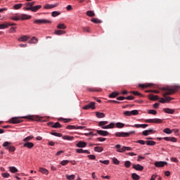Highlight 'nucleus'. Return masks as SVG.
<instances>
[{
  "label": "nucleus",
  "mask_w": 180,
  "mask_h": 180,
  "mask_svg": "<svg viewBox=\"0 0 180 180\" xmlns=\"http://www.w3.org/2000/svg\"><path fill=\"white\" fill-rule=\"evenodd\" d=\"M178 89H179V86H176L174 87H171V86H165V87H162L161 91H163L164 93L162 94L163 98H160L159 102L160 103H167L169 102H171V101H174V98H172L170 96H167L174 95L175 92H178Z\"/></svg>",
  "instance_id": "obj_1"
},
{
  "label": "nucleus",
  "mask_w": 180,
  "mask_h": 180,
  "mask_svg": "<svg viewBox=\"0 0 180 180\" xmlns=\"http://www.w3.org/2000/svg\"><path fill=\"white\" fill-rule=\"evenodd\" d=\"M11 20H29L32 19V15H29L27 14H21L20 15H15L11 18Z\"/></svg>",
  "instance_id": "obj_2"
},
{
  "label": "nucleus",
  "mask_w": 180,
  "mask_h": 180,
  "mask_svg": "<svg viewBox=\"0 0 180 180\" xmlns=\"http://www.w3.org/2000/svg\"><path fill=\"white\" fill-rule=\"evenodd\" d=\"M117 148V153H124V151H131L133 148L129 146H122L120 144H117L115 146Z\"/></svg>",
  "instance_id": "obj_3"
},
{
  "label": "nucleus",
  "mask_w": 180,
  "mask_h": 180,
  "mask_svg": "<svg viewBox=\"0 0 180 180\" xmlns=\"http://www.w3.org/2000/svg\"><path fill=\"white\" fill-rule=\"evenodd\" d=\"M135 131H131L129 132H116L115 134V137H129L130 136V134H134Z\"/></svg>",
  "instance_id": "obj_4"
},
{
  "label": "nucleus",
  "mask_w": 180,
  "mask_h": 180,
  "mask_svg": "<svg viewBox=\"0 0 180 180\" xmlns=\"http://www.w3.org/2000/svg\"><path fill=\"white\" fill-rule=\"evenodd\" d=\"M3 147H6V150H8L10 153H14L16 150L15 146H11V142L6 141L3 143Z\"/></svg>",
  "instance_id": "obj_5"
},
{
  "label": "nucleus",
  "mask_w": 180,
  "mask_h": 180,
  "mask_svg": "<svg viewBox=\"0 0 180 180\" xmlns=\"http://www.w3.org/2000/svg\"><path fill=\"white\" fill-rule=\"evenodd\" d=\"M22 122H23V120L18 117H12L8 120V123H11V124H18V123H22Z\"/></svg>",
  "instance_id": "obj_6"
},
{
  "label": "nucleus",
  "mask_w": 180,
  "mask_h": 180,
  "mask_svg": "<svg viewBox=\"0 0 180 180\" xmlns=\"http://www.w3.org/2000/svg\"><path fill=\"white\" fill-rule=\"evenodd\" d=\"M24 11H31V12H37L39 9H41V5L34 6L32 7H25Z\"/></svg>",
  "instance_id": "obj_7"
},
{
  "label": "nucleus",
  "mask_w": 180,
  "mask_h": 180,
  "mask_svg": "<svg viewBox=\"0 0 180 180\" xmlns=\"http://www.w3.org/2000/svg\"><path fill=\"white\" fill-rule=\"evenodd\" d=\"M34 23L37 25H47V23H51V20L46 19L36 20L34 21Z\"/></svg>",
  "instance_id": "obj_8"
},
{
  "label": "nucleus",
  "mask_w": 180,
  "mask_h": 180,
  "mask_svg": "<svg viewBox=\"0 0 180 180\" xmlns=\"http://www.w3.org/2000/svg\"><path fill=\"white\" fill-rule=\"evenodd\" d=\"M146 123H156L160 124L162 123V120L160 118L148 119V120H146Z\"/></svg>",
  "instance_id": "obj_9"
},
{
  "label": "nucleus",
  "mask_w": 180,
  "mask_h": 180,
  "mask_svg": "<svg viewBox=\"0 0 180 180\" xmlns=\"http://www.w3.org/2000/svg\"><path fill=\"white\" fill-rule=\"evenodd\" d=\"M127 127H136V129H146V127H148V124H135L134 126L133 125H127Z\"/></svg>",
  "instance_id": "obj_10"
},
{
  "label": "nucleus",
  "mask_w": 180,
  "mask_h": 180,
  "mask_svg": "<svg viewBox=\"0 0 180 180\" xmlns=\"http://www.w3.org/2000/svg\"><path fill=\"white\" fill-rule=\"evenodd\" d=\"M21 118L27 119L28 120H35L36 122L40 120V118H39V117L34 116V115L25 116V117H22Z\"/></svg>",
  "instance_id": "obj_11"
},
{
  "label": "nucleus",
  "mask_w": 180,
  "mask_h": 180,
  "mask_svg": "<svg viewBox=\"0 0 180 180\" xmlns=\"http://www.w3.org/2000/svg\"><path fill=\"white\" fill-rule=\"evenodd\" d=\"M84 110H88V109H95V102H91L89 105L83 107Z\"/></svg>",
  "instance_id": "obj_12"
},
{
  "label": "nucleus",
  "mask_w": 180,
  "mask_h": 180,
  "mask_svg": "<svg viewBox=\"0 0 180 180\" xmlns=\"http://www.w3.org/2000/svg\"><path fill=\"white\" fill-rule=\"evenodd\" d=\"M167 162H155V166L157 167V168H162V167L167 165Z\"/></svg>",
  "instance_id": "obj_13"
},
{
  "label": "nucleus",
  "mask_w": 180,
  "mask_h": 180,
  "mask_svg": "<svg viewBox=\"0 0 180 180\" xmlns=\"http://www.w3.org/2000/svg\"><path fill=\"white\" fill-rule=\"evenodd\" d=\"M58 6V3L55 4H46L44 6V9H53V8H57Z\"/></svg>",
  "instance_id": "obj_14"
},
{
  "label": "nucleus",
  "mask_w": 180,
  "mask_h": 180,
  "mask_svg": "<svg viewBox=\"0 0 180 180\" xmlns=\"http://www.w3.org/2000/svg\"><path fill=\"white\" fill-rule=\"evenodd\" d=\"M96 131L100 136H103L104 137H105L106 136H109V133L108 132V131L96 130Z\"/></svg>",
  "instance_id": "obj_15"
},
{
  "label": "nucleus",
  "mask_w": 180,
  "mask_h": 180,
  "mask_svg": "<svg viewBox=\"0 0 180 180\" xmlns=\"http://www.w3.org/2000/svg\"><path fill=\"white\" fill-rule=\"evenodd\" d=\"M132 168L136 171H143L144 169V167L141 166V165H134Z\"/></svg>",
  "instance_id": "obj_16"
},
{
  "label": "nucleus",
  "mask_w": 180,
  "mask_h": 180,
  "mask_svg": "<svg viewBox=\"0 0 180 180\" xmlns=\"http://www.w3.org/2000/svg\"><path fill=\"white\" fill-rule=\"evenodd\" d=\"M163 140H165V141H172V143H176L177 140L175 137H164Z\"/></svg>",
  "instance_id": "obj_17"
},
{
  "label": "nucleus",
  "mask_w": 180,
  "mask_h": 180,
  "mask_svg": "<svg viewBox=\"0 0 180 180\" xmlns=\"http://www.w3.org/2000/svg\"><path fill=\"white\" fill-rule=\"evenodd\" d=\"M23 147H26L27 148H33V147H34V143L32 142H25L23 144Z\"/></svg>",
  "instance_id": "obj_18"
},
{
  "label": "nucleus",
  "mask_w": 180,
  "mask_h": 180,
  "mask_svg": "<svg viewBox=\"0 0 180 180\" xmlns=\"http://www.w3.org/2000/svg\"><path fill=\"white\" fill-rule=\"evenodd\" d=\"M30 39V37L27 35H24L20 38H18V41H27Z\"/></svg>",
  "instance_id": "obj_19"
},
{
  "label": "nucleus",
  "mask_w": 180,
  "mask_h": 180,
  "mask_svg": "<svg viewBox=\"0 0 180 180\" xmlns=\"http://www.w3.org/2000/svg\"><path fill=\"white\" fill-rule=\"evenodd\" d=\"M76 146L79 148H84L86 146V143L82 141H80L76 144Z\"/></svg>",
  "instance_id": "obj_20"
},
{
  "label": "nucleus",
  "mask_w": 180,
  "mask_h": 180,
  "mask_svg": "<svg viewBox=\"0 0 180 180\" xmlns=\"http://www.w3.org/2000/svg\"><path fill=\"white\" fill-rule=\"evenodd\" d=\"M163 110L165 113H168L169 115H174V113H175V110L171 108H165Z\"/></svg>",
  "instance_id": "obj_21"
},
{
  "label": "nucleus",
  "mask_w": 180,
  "mask_h": 180,
  "mask_svg": "<svg viewBox=\"0 0 180 180\" xmlns=\"http://www.w3.org/2000/svg\"><path fill=\"white\" fill-rule=\"evenodd\" d=\"M149 99L150 101H158V99H160V96H155L153 94H149Z\"/></svg>",
  "instance_id": "obj_22"
},
{
  "label": "nucleus",
  "mask_w": 180,
  "mask_h": 180,
  "mask_svg": "<svg viewBox=\"0 0 180 180\" xmlns=\"http://www.w3.org/2000/svg\"><path fill=\"white\" fill-rule=\"evenodd\" d=\"M62 139L63 140H68V141H72V140H74V136L65 135V136H62Z\"/></svg>",
  "instance_id": "obj_23"
},
{
  "label": "nucleus",
  "mask_w": 180,
  "mask_h": 180,
  "mask_svg": "<svg viewBox=\"0 0 180 180\" xmlns=\"http://www.w3.org/2000/svg\"><path fill=\"white\" fill-rule=\"evenodd\" d=\"M39 172H41V174H44V175H49V170H47L45 168L39 167Z\"/></svg>",
  "instance_id": "obj_24"
},
{
  "label": "nucleus",
  "mask_w": 180,
  "mask_h": 180,
  "mask_svg": "<svg viewBox=\"0 0 180 180\" xmlns=\"http://www.w3.org/2000/svg\"><path fill=\"white\" fill-rule=\"evenodd\" d=\"M37 41H39V39H37V38H36V37H33L29 41L28 43L30 44H36V43H37Z\"/></svg>",
  "instance_id": "obj_25"
},
{
  "label": "nucleus",
  "mask_w": 180,
  "mask_h": 180,
  "mask_svg": "<svg viewBox=\"0 0 180 180\" xmlns=\"http://www.w3.org/2000/svg\"><path fill=\"white\" fill-rule=\"evenodd\" d=\"M87 91H89V92H101L102 89L96 88H87Z\"/></svg>",
  "instance_id": "obj_26"
},
{
  "label": "nucleus",
  "mask_w": 180,
  "mask_h": 180,
  "mask_svg": "<svg viewBox=\"0 0 180 180\" xmlns=\"http://www.w3.org/2000/svg\"><path fill=\"white\" fill-rule=\"evenodd\" d=\"M96 116L98 119H103V117H105V113H103V112H96Z\"/></svg>",
  "instance_id": "obj_27"
},
{
  "label": "nucleus",
  "mask_w": 180,
  "mask_h": 180,
  "mask_svg": "<svg viewBox=\"0 0 180 180\" xmlns=\"http://www.w3.org/2000/svg\"><path fill=\"white\" fill-rule=\"evenodd\" d=\"M113 127H115V124L110 123L108 125H105V126L104 125L101 128L106 129H113Z\"/></svg>",
  "instance_id": "obj_28"
},
{
  "label": "nucleus",
  "mask_w": 180,
  "mask_h": 180,
  "mask_svg": "<svg viewBox=\"0 0 180 180\" xmlns=\"http://www.w3.org/2000/svg\"><path fill=\"white\" fill-rule=\"evenodd\" d=\"M57 28L58 29H62L63 30L67 29V26H65V25L64 23H59L57 25Z\"/></svg>",
  "instance_id": "obj_29"
},
{
  "label": "nucleus",
  "mask_w": 180,
  "mask_h": 180,
  "mask_svg": "<svg viewBox=\"0 0 180 180\" xmlns=\"http://www.w3.org/2000/svg\"><path fill=\"white\" fill-rule=\"evenodd\" d=\"M55 34H56L57 36H61V34H65V31H63V30H55Z\"/></svg>",
  "instance_id": "obj_30"
},
{
  "label": "nucleus",
  "mask_w": 180,
  "mask_h": 180,
  "mask_svg": "<svg viewBox=\"0 0 180 180\" xmlns=\"http://www.w3.org/2000/svg\"><path fill=\"white\" fill-rule=\"evenodd\" d=\"M153 131H154V130H153V129L145 130L142 132V134L143 136H148V134H150V133H153Z\"/></svg>",
  "instance_id": "obj_31"
},
{
  "label": "nucleus",
  "mask_w": 180,
  "mask_h": 180,
  "mask_svg": "<svg viewBox=\"0 0 180 180\" xmlns=\"http://www.w3.org/2000/svg\"><path fill=\"white\" fill-rule=\"evenodd\" d=\"M94 151H96L97 153H102V151H103V148L101 146H96L94 148Z\"/></svg>",
  "instance_id": "obj_32"
},
{
  "label": "nucleus",
  "mask_w": 180,
  "mask_h": 180,
  "mask_svg": "<svg viewBox=\"0 0 180 180\" xmlns=\"http://www.w3.org/2000/svg\"><path fill=\"white\" fill-rule=\"evenodd\" d=\"M61 127H63V125H61L60 122H56L53 124L54 129H61Z\"/></svg>",
  "instance_id": "obj_33"
},
{
  "label": "nucleus",
  "mask_w": 180,
  "mask_h": 180,
  "mask_svg": "<svg viewBox=\"0 0 180 180\" xmlns=\"http://www.w3.org/2000/svg\"><path fill=\"white\" fill-rule=\"evenodd\" d=\"M25 6H27V8H33V6H34V1L32 2H27L25 4Z\"/></svg>",
  "instance_id": "obj_34"
},
{
  "label": "nucleus",
  "mask_w": 180,
  "mask_h": 180,
  "mask_svg": "<svg viewBox=\"0 0 180 180\" xmlns=\"http://www.w3.org/2000/svg\"><path fill=\"white\" fill-rule=\"evenodd\" d=\"M146 144L147 146H155L156 143L154 141H146Z\"/></svg>",
  "instance_id": "obj_35"
},
{
  "label": "nucleus",
  "mask_w": 180,
  "mask_h": 180,
  "mask_svg": "<svg viewBox=\"0 0 180 180\" xmlns=\"http://www.w3.org/2000/svg\"><path fill=\"white\" fill-rule=\"evenodd\" d=\"M86 15H87V16H89L90 18H94V16H95V13H94V11H88L86 12Z\"/></svg>",
  "instance_id": "obj_36"
},
{
  "label": "nucleus",
  "mask_w": 180,
  "mask_h": 180,
  "mask_svg": "<svg viewBox=\"0 0 180 180\" xmlns=\"http://www.w3.org/2000/svg\"><path fill=\"white\" fill-rule=\"evenodd\" d=\"M22 6H23V4H15L13 6V9H15V11H18V9H20Z\"/></svg>",
  "instance_id": "obj_37"
},
{
  "label": "nucleus",
  "mask_w": 180,
  "mask_h": 180,
  "mask_svg": "<svg viewBox=\"0 0 180 180\" xmlns=\"http://www.w3.org/2000/svg\"><path fill=\"white\" fill-rule=\"evenodd\" d=\"M50 134L52 136H55L56 137H63V134L57 133V132H51Z\"/></svg>",
  "instance_id": "obj_38"
},
{
  "label": "nucleus",
  "mask_w": 180,
  "mask_h": 180,
  "mask_svg": "<svg viewBox=\"0 0 180 180\" xmlns=\"http://www.w3.org/2000/svg\"><path fill=\"white\" fill-rule=\"evenodd\" d=\"M33 139V136H27L25 139H23V141L25 143H29V141H30V140H32Z\"/></svg>",
  "instance_id": "obj_39"
},
{
  "label": "nucleus",
  "mask_w": 180,
  "mask_h": 180,
  "mask_svg": "<svg viewBox=\"0 0 180 180\" xmlns=\"http://www.w3.org/2000/svg\"><path fill=\"white\" fill-rule=\"evenodd\" d=\"M61 15V13L58 12V11H53L51 13V16H53V18H56V16H58Z\"/></svg>",
  "instance_id": "obj_40"
},
{
  "label": "nucleus",
  "mask_w": 180,
  "mask_h": 180,
  "mask_svg": "<svg viewBox=\"0 0 180 180\" xmlns=\"http://www.w3.org/2000/svg\"><path fill=\"white\" fill-rule=\"evenodd\" d=\"M18 172V170L16 167H10V172H12V174H15Z\"/></svg>",
  "instance_id": "obj_41"
},
{
  "label": "nucleus",
  "mask_w": 180,
  "mask_h": 180,
  "mask_svg": "<svg viewBox=\"0 0 180 180\" xmlns=\"http://www.w3.org/2000/svg\"><path fill=\"white\" fill-rule=\"evenodd\" d=\"M108 121H101L99 123H98V126L100 127H103L104 126H105V124H108Z\"/></svg>",
  "instance_id": "obj_42"
},
{
  "label": "nucleus",
  "mask_w": 180,
  "mask_h": 180,
  "mask_svg": "<svg viewBox=\"0 0 180 180\" xmlns=\"http://www.w3.org/2000/svg\"><path fill=\"white\" fill-rule=\"evenodd\" d=\"M119 96V93L117 92H112L111 93L110 95H109V98H116V96Z\"/></svg>",
  "instance_id": "obj_43"
},
{
  "label": "nucleus",
  "mask_w": 180,
  "mask_h": 180,
  "mask_svg": "<svg viewBox=\"0 0 180 180\" xmlns=\"http://www.w3.org/2000/svg\"><path fill=\"white\" fill-rule=\"evenodd\" d=\"M130 112H131V116H137V115H139V110H133L130 111Z\"/></svg>",
  "instance_id": "obj_44"
},
{
  "label": "nucleus",
  "mask_w": 180,
  "mask_h": 180,
  "mask_svg": "<svg viewBox=\"0 0 180 180\" xmlns=\"http://www.w3.org/2000/svg\"><path fill=\"white\" fill-rule=\"evenodd\" d=\"M116 127H117V129H123V127H124V124L122 122H117L116 124Z\"/></svg>",
  "instance_id": "obj_45"
},
{
  "label": "nucleus",
  "mask_w": 180,
  "mask_h": 180,
  "mask_svg": "<svg viewBox=\"0 0 180 180\" xmlns=\"http://www.w3.org/2000/svg\"><path fill=\"white\" fill-rule=\"evenodd\" d=\"M163 133H166V134H172V131L169 128H166L163 130Z\"/></svg>",
  "instance_id": "obj_46"
},
{
  "label": "nucleus",
  "mask_w": 180,
  "mask_h": 180,
  "mask_svg": "<svg viewBox=\"0 0 180 180\" xmlns=\"http://www.w3.org/2000/svg\"><path fill=\"white\" fill-rule=\"evenodd\" d=\"M132 179H134V180H139L140 179V176H139L136 173H133L132 175Z\"/></svg>",
  "instance_id": "obj_47"
},
{
  "label": "nucleus",
  "mask_w": 180,
  "mask_h": 180,
  "mask_svg": "<svg viewBox=\"0 0 180 180\" xmlns=\"http://www.w3.org/2000/svg\"><path fill=\"white\" fill-rule=\"evenodd\" d=\"M66 178L68 180H74V179H75V175H74V174L66 175Z\"/></svg>",
  "instance_id": "obj_48"
},
{
  "label": "nucleus",
  "mask_w": 180,
  "mask_h": 180,
  "mask_svg": "<svg viewBox=\"0 0 180 180\" xmlns=\"http://www.w3.org/2000/svg\"><path fill=\"white\" fill-rule=\"evenodd\" d=\"M91 22H93V23H102V20L98 18H92Z\"/></svg>",
  "instance_id": "obj_49"
},
{
  "label": "nucleus",
  "mask_w": 180,
  "mask_h": 180,
  "mask_svg": "<svg viewBox=\"0 0 180 180\" xmlns=\"http://www.w3.org/2000/svg\"><path fill=\"white\" fill-rule=\"evenodd\" d=\"M83 32H86V33H91V28L89 27H83Z\"/></svg>",
  "instance_id": "obj_50"
},
{
  "label": "nucleus",
  "mask_w": 180,
  "mask_h": 180,
  "mask_svg": "<svg viewBox=\"0 0 180 180\" xmlns=\"http://www.w3.org/2000/svg\"><path fill=\"white\" fill-rule=\"evenodd\" d=\"M66 129H68V130H73V129H77V127L75 125H68L66 127Z\"/></svg>",
  "instance_id": "obj_51"
},
{
  "label": "nucleus",
  "mask_w": 180,
  "mask_h": 180,
  "mask_svg": "<svg viewBox=\"0 0 180 180\" xmlns=\"http://www.w3.org/2000/svg\"><path fill=\"white\" fill-rule=\"evenodd\" d=\"M112 162L113 164H115V165H119V164H120V161H119V160H117L116 158L112 159Z\"/></svg>",
  "instance_id": "obj_52"
},
{
  "label": "nucleus",
  "mask_w": 180,
  "mask_h": 180,
  "mask_svg": "<svg viewBox=\"0 0 180 180\" xmlns=\"http://www.w3.org/2000/svg\"><path fill=\"white\" fill-rule=\"evenodd\" d=\"M131 166V162L130 161H126L124 162V167H126V168H130Z\"/></svg>",
  "instance_id": "obj_53"
},
{
  "label": "nucleus",
  "mask_w": 180,
  "mask_h": 180,
  "mask_svg": "<svg viewBox=\"0 0 180 180\" xmlns=\"http://www.w3.org/2000/svg\"><path fill=\"white\" fill-rule=\"evenodd\" d=\"M151 84H139V88H148V86H151Z\"/></svg>",
  "instance_id": "obj_54"
},
{
  "label": "nucleus",
  "mask_w": 180,
  "mask_h": 180,
  "mask_svg": "<svg viewBox=\"0 0 180 180\" xmlns=\"http://www.w3.org/2000/svg\"><path fill=\"white\" fill-rule=\"evenodd\" d=\"M8 27H9V25L8 24L0 25V29H8Z\"/></svg>",
  "instance_id": "obj_55"
},
{
  "label": "nucleus",
  "mask_w": 180,
  "mask_h": 180,
  "mask_svg": "<svg viewBox=\"0 0 180 180\" xmlns=\"http://www.w3.org/2000/svg\"><path fill=\"white\" fill-rule=\"evenodd\" d=\"M148 113H149V115H157V110H148Z\"/></svg>",
  "instance_id": "obj_56"
},
{
  "label": "nucleus",
  "mask_w": 180,
  "mask_h": 180,
  "mask_svg": "<svg viewBox=\"0 0 180 180\" xmlns=\"http://www.w3.org/2000/svg\"><path fill=\"white\" fill-rule=\"evenodd\" d=\"M70 162V160H63V161H61L60 162V165H63V167L64 166H65V165H67V164H68Z\"/></svg>",
  "instance_id": "obj_57"
},
{
  "label": "nucleus",
  "mask_w": 180,
  "mask_h": 180,
  "mask_svg": "<svg viewBox=\"0 0 180 180\" xmlns=\"http://www.w3.org/2000/svg\"><path fill=\"white\" fill-rule=\"evenodd\" d=\"M84 136L89 137V136H96V134H94V131H90L89 133H85Z\"/></svg>",
  "instance_id": "obj_58"
},
{
  "label": "nucleus",
  "mask_w": 180,
  "mask_h": 180,
  "mask_svg": "<svg viewBox=\"0 0 180 180\" xmlns=\"http://www.w3.org/2000/svg\"><path fill=\"white\" fill-rule=\"evenodd\" d=\"M99 162L105 165H109V160H99Z\"/></svg>",
  "instance_id": "obj_59"
},
{
  "label": "nucleus",
  "mask_w": 180,
  "mask_h": 180,
  "mask_svg": "<svg viewBox=\"0 0 180 180\" xmlns=\"http://www.w3.org/2000/svg\"><path fill=\"white\" fill-rule=\"evenodd\" d=\"M136 143H138V144H141L142 146H144V144H146V141L143 140H138L136 141Z\"/></svg>",
  "instance_id": "obj_60"
},
{
  "label": "nucleus",
  "mask_w": 180,
  "mask_h": 180,
  "mask_svg": "<svg viewBox=\"0 0 180 180\" xmlns=\"http://www.w3.org/2000/svg\"><path fill=\"white\" fill-rule=\"evenodd\" d=\"M87 157L89 158V160H96V156L94 155H89Z\"/></svg>",
  "instance_id": "obj_61"
},
{
  "label": "nucleus",
  "mask_w": 180,
  "mask_h": 180,
  "mask_svg": "<svg viewBox=\"0 0 180 180\" xmlns=\"http://www.w3.org/2000/svg\"><path fill=\"white\" fill-rule=\"evenodd\" d=\"M132 94L134 95H136V96H140V97L143 96V95L139 93L138 91H132Z\"/></svg>",
  "instance_id": "obj_62"
},
{
  "label": "nucleus",
  "mask_w": 180,
  "mask_h": 180,
  "mask_svg": "<svg viewBox=\"0 0 180 180\" xmlns=\"http://www.w3.org/2000/svg\"><path fill=\"white\" fill-rule=\"evenodd\" d=\"M3 178H9L10 174L9 173H3L2 174Z\"/></svg>",
  "instance_id": "obj_63"
},
{
  "label": "nucleus",
  "mask_w": 180,
  "mask_h": 180,
  "mask_svg": "<svg viewBox=\"0 0 180 180\" xmlns=\"http://www.w3.org/2000/svg\"><path fill=\"white\" fill-rule=\"evenodd\" d=\"M124 116H131L130 111L124 112Z\"/></svg>",
  "instance_id": "obj_64"
}]
</instances>
